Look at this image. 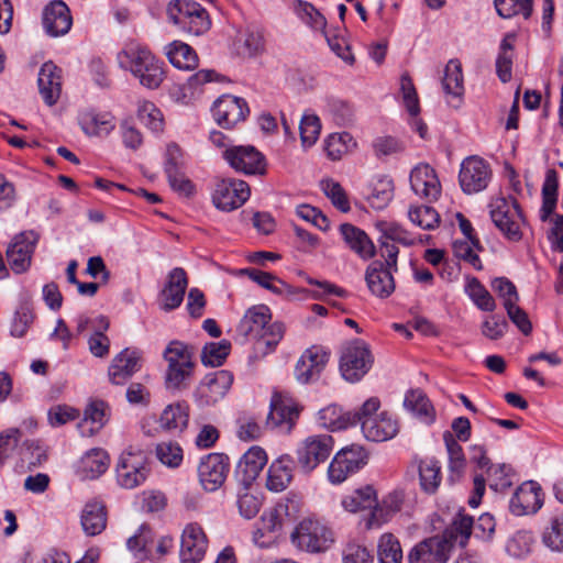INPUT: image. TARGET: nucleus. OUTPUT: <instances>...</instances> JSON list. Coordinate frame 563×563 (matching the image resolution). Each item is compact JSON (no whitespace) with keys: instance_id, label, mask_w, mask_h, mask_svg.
Segmentation results:
<instances>
[{"instance_id":"f257e3e1","label":"nucleus","mask_w":563,"mask_h":563,"mask_svg":"<svg viewBox=\"0 0 563 563\" xmlns=\"http://www.w3.org/2000/svg\"><path fill=\"white\" fill-rule=\"evenodd\" d=\"M473 518L459 514L441 536L428 538L409 552V563H446L454 543L464 548L472 534Z\"/></svg>"},{"instance_id":"f03ea898","label":"nucleus","mask_w":563,"mask_h":563,"mask_svg":"<svg viewBox=\"0 0 563 563\" xmlns=\"http://www.w3.org/2000/svg\"><path fill=\"white\" fill-rule=\"evenodd\" d=\"M119 66L130 70L140 84L156 89L164 80L163 64L145 47L131 42L118 54Z\"/></svg>"},{"instance_id":"7ed1b4c3","label":"nucleus","mask_w":563,"mask_h":563,"mask_svg":"<svg viewBox=\"0 0 563 563\" xmlns=\"http://www.w3.org/2000/svg\"><path fill=\"white\" fill-rule=\"evenodd\" d=\"M271 310L265 305H256L246 310L236 325V340L244 343L247 339H256L267 347H275L282 340L284 327L271 321Z\"/></svg>"},{"instance_id":"20e7f679","label":"nucleus","mask_w":563,"mask_h":563,"mask_svg":"<svg viewBox=\"0 0 563 563\" xmlns=\"http://www.w3.org/2000/svg\"><path fill=\"white\" fill-rule=\"evenodd\" d=\"M380 401L376 397L367 399L357 411V423L364 437L373 442H384L393 439L399 430L398 422L388 412L377 413Z\"/></svg>"},{"instance_id":"39448f33","label":"nucleus","mask_w":563,"mask_h":563,"mask_svg":"<svg viewBox=\"0 0 563 563\" xmlns=\"http://www.w3.org/2000/svg\"><path fill=\"white\" fill-rule=\"evenodd\" d=\"M169 20L181 31L201 35L211 26V20L207 10L194 0H173L167 7Z\"/></svg>"},{"instance_id":"423d86ee","label":"nucleus","mask_w":563,"mask_h":563,"mask_svg":"<svg viewBox=\"0 0 563 563\" xmlns=\"http://www.w3.org/2000/svg\"><path fill=\"white\" fill-rule=\"evenodd\" d=\"M150 475L147 456L142 450L126 449L115 466L117 483L125 489L142 485Z\"/></svg>"},{"instance_id":"0eeeda50","label":"nucleus","mask_w":563,"mask_h":563,"mask_svg":"<svg viewBox=\"0 0 563 563\" xmlns=\"http://www.w3.org/2000/svg\"><path fill=\"white\" fill-rule=\"evenodd\" d=\"M291 539L299 549L311 553L328 550L334 541L332 531L319 520L311 518L299 522Z\"/></svg>"},{"instance_id":"6e6552de","label":"nucleus","mask_w":563,"mask_h":563,"mask_svg":"<svg viewBox=\"0 0 563 563\" xmlns=\"http://www.w3.org/2000/svg\"><path fill=\"white\" fill-rule=\"evenodd\" d=\"M373 365L372 353L365 342L353 340L343 350L340 357V372L350 383L361 380Z\"/></svg>"},{"instance_id":"1a4fd4ad","label":"nucleus","mask_w":563,"mask_h":563,"mask_svg":"<svg viewBox=\"0 0 563 563\" xmlns=\"http://www.w3.org/2000/svg\"><path fill=\"white\" fill-rule=\"evenodd\" d=\"M490 218L498 230L511 241L522 236L523 217L516 199L497 198L490 203Z\"/></svg>"},{"instance_id":"9d476101","label":"nucleus","mask_w":563,"mask_h":563,"mask_svg":"<svg viewBox=\"0 0 563 563\" xmlns=\"http://www.w3.org/2000/svg\"><path fill=\"white\" fill-rule=\"evenodd\" d=\"M368 454L360 445H351L340 450L328 467V478L332 484L343 483L350 475L363 468Z\"/></svg>"},{"instance_id":"9b49d317","label":"nucleus","mask_w":563,"mask_h":563,"mask_svg":"<svg viewBox=\"0 0 563 563\" xmlns=\"http://www.w3.org/2000/svg\"><path fill=\"white\" fill-rule=\"evenodd\" d=\"M300 410L299 405L289 395L275 391L271 399V411L266 424L289 433L299 418Z\"/></svg>"},{"instance_id":"f8f14e48","label":"nucleus","mask_w":563,"mask_h":563,"mask_svg":"<svg viewBox=\"0 0 563 563\" xmlns=\"http://www.w3.org/2000/svg\"><path fill=\"white\" fill-rule=\"evenodd\" d=\"M492 179L489 164L479 156L466 157L460 168L459 181L462 190L467 194L483 191Z\"/></svg>"},{"instance_id":"ddd939ff","label":"nucleus","mask_w":563,"mask_h":563,"mask_svg":"<svg viewBox=\"0 0 563 563\" xmlns=\"http://www.w3.org/2000/svg\"><path fill=\"white\" fill-rule=\"evenodd\" d=\"M251 190L247 183L241 179L227 178L217 181L212 202L222 211H232L240 208L250 197Z\"/></svg>"},{"instance_id":"4468645a","label":"nucleus","mask_w":563,"mask_h":563,"mask_svg":"<svg viewBox=\"0 0 563 563\" xmlns=\"http://www.w3.org/2000/svg\"><path fill=\"white\" fill-rule=\"evenodd\" d=\"M332 449L333 439L331 435H310L297 450V462L305 473H310L329 457Z\"/></svg>"},{"instance_id":"2eb2a0df","label":"nucleus","mask_w":563,"mask_h":563,"mask_svg":"<svg viewBox=\"0 0 563 563\" xmlns=\"http://www.w3.org/2000/svg\"><path fill=\"white\" fill-rule=\"evenodd\" d=\"M38 239V233L33 230L23 231L13 238L7 249L5 256L14 273L21 274L27 271Z\"/></svg>"},{"instance_id":"dca6fc26","label":"nucleus","mask_w":563,"mask_h":563,"mask_svg":"<svg viewBox=\"0 0 563 563\" xmlns=\"http://www.w3.org/2000/svg\"><path fill=\"white\" fill-rule=\"evenodd\" d=\"M229 457L223 453H210L205 456L199 466V481L208 492H214L220 488L229 473Z\"/></svg>"},{"instance_id":"f3484780","label":"nucleus","mask_w":563,"mask_h":563,"mask_svg":"<svg viewBox=\"0 0 563 563\" xmlns=\"http://www.w3.org/2000/svg\"><path fill=\"white\" fill-rule=\"evenodd\" d=\"M223 156L236 172L246 175L265 173L264 156L253 146H230L225 148Z\"/></svg>"},{"instance_id":"a211bd4d","label":"nucleus","mask_w":563,"mask_h":563,"mask_svg":"<svg viewBox=\"0 0 563 563\" xmlns=\"http://www.w3.org/2000/svg\"><path fill=\"white\" fill-rule=\"evenodd\" d=\"M329 361V353L321 346L313 345L307 349L297 361L295 378L301 384L316 382Z\"/></svg>"},{"instance_id":"6ab92c4d","label":"nucleus","mask_w":563,"mask_h":563,"mask_svg":"<svg viewBox=\"0 0 563 563\" xmlns=\"http://www.w3.org/2000/svg\"><path fill=\"white\" fill-rule=\"evenodd\" d=\"M232 383V374L224 369L206 375L196 391L199 405L211 406L217 404L225 396Z\"/></svg>"},{"instance_id":"aec40b11","label":"nucleus","mask_w":563,"mask_h":563,"mask_svg":"<svg viewBox=\"0 0 563 563\" xmlns=\"http://www.w3.org/2000/svg\"><path fill=\"white\" fill-rule=\"evenodd\" d=\"M212 113L220 126L231 129L245 119L249 113V107L242 98L223 95L214 101Z\"/></svg>"},{"instance_id":"412c9836","label":"nucleus","mask_w":563,"mask_h":563,"mask_svg":"<svg viewBox=\"0 0 563 563\" xmlns=\"http://www.w3.org/2000/svg\"><path fill=\"white\" fill-rule=\"evenodd\" d=\"M142 367V355L139 350L124 349L111 361L108 368L109 380L113 385H124Z\"/></svg>"},{"instance_id":"4be33fe9","label":"nucleus","mask_w":563,"mask_h":563,"mask_svg":"<svg viewBox=\"0 0 563 563\" xmlns=\"http://www.w3.org/2000/svg\"><path fill=\"white\" fill-rule=\"evenodd\" d=\"M543 505L541 486L533 481L522 483L509 501L510 511L516 516L537 512Z\"/></svg>"},{"instance_id":"5701e85b","label":"nucleus","mask_w":563,"mask_h":563,"mask_svg":"<svg viewBox=\"0 0 563 563\" xmlns=\"http://www.w3.org/2000/svg\"><path fill=\"white\" fill-rule=\"evenodd\" d=\"M208 547L207 536L197 523L185 527L180 540V563H199Z\"/></svg>"},{"instance_id":"b1692460","label":"nucleus","mask_w":563,"mask_h":563,"mask_svg":"<svg viewBox=\"0 0 563 563\" xmlns=\"http://www.w3.org/2000/svg\"><path fill=\"white\" fill-rule=\"evenodd\" d=\"M410 186L413 192L427 201H434L441 194V185L432 167L417 165L410 173Z\"/></svg>"},{"instance_id":"393cba45","label":"nucleus","mask_w":563,"mask_h":563,"mask_svg":"<svg viewBox=\"0 0 563 563\" xmlns=\"http://www.w3.org/2000/svg\"><path fill=\"white\" fill-rule=\"evenodd\" d=\"M42 23L49 36L56 37L66 34L73 24L66 3L62 0L51 1L43 10Z\"/></svg>"},{"instance_id":"a878e982","label":"nucleus","mask_w":563,"mask_h":563,"mask_svg":"<svg viewBox=\"0 0 563 563\" xmlns=\"http://www.w3.org/2000/svg\"><path fill=\"white\" fill-rule=\"evenodd\" d=\"M187 287L188 278L185 269L181 267L172 269L159 295L162 309L170 311L178 308L184 300Z\"/></svg>"},{"instance_id":"bb28decb","label":"nucleus","mask_w":563,"mask_h":563,"mask_svg":"<svg viewBox=\"0 0 563 563\" xmlns=\"http://www.w3.org/2000/svg\"><path fill=\"white\" fill-rule=\"evenodd\" d=\"M267 463L266 452L257 445L250 448L240 459L235 476L243 486H250Z\"/></svg>"},{"instance_id":"cd10ccee","label":"nucleus","mask_w":563,"mask_h":563,"mask_svg":"<svg viewBox=\"0 0 563 563\" xmlns=\"http://www.w3.org/2000/svg\"><path fill=\"white\" fill-rule=\"evenodd\" d=\"M393 268L386 267L380 261L372 262L365 273V280L369 291L379 298L389 297L395 290Z\"/></svg>"},{"instance_id":"c85d7f7f","label":"nucleus","mask_w":563,"mask_h":563,"mask_svg":"<svg viewBox=\"0 0 563 563\" xmlns=\"http://www.w3.org/2000/svg\"><path fill=\"white\" fill-rule=\"evenodd\" d=\"M37 85L44 102L54 106L62 93V69L51 60L44 63L38 71Z\"/></svg>"},{"instance_id":"c756f323","label":"nucleus","mask_w":563,"mask_h":563,"mask_svg":"<svg viewBox=\"0 0 563 563\" xmlns=\"http://www.w3.org/2000/svg\"><path fill=\"white\" fill-rule=\"evenodd\" d=\"M342 506L345 510L351 512H356L364 509H374L368 526L372 527L374 522L377 525L379 523L377 517L382 510L377 509V496L372 486H365L363 488L355 489L352 494L345 496L342 499Z\"/></svg>"},{"instance_id":"7c9ffc66","label":"nucleus","mask_w":563,"mask_h":563,"mask_svg":"<svg viewBox=\"0 0 563 563\" xmlns=\"http://www.w3.org/2000/svg\"><path fill=\"white\" fill-rule=\"evenodd\" d=\"M241 275H246L252 282L258 286L272 291L278 296L290 297L298 292H308L306 289H296L290 285L278 278L277 276L263 272L256 268H244L241 269Z\"/></svg>"},{"instance_id":"2f4dec72","label":"nucleus","mask_w":563,"mask_h":563,"mask_svg":"<svg viewBox=\"0 0 563 563\" xmlns=\"http://www.w3.org/2000/svg\"><path fill=\"white\" fill-rule=\"evenodd\" d=\"M286 515V507L279 505L266 509L261 516L258 527L253 533V541L261 548L267 547L271 540H262L266 534L277 533L282 530L284 525V517Z\"/></svg>"},{"instance_id":"473e14b6","label":"nucleus","mask_w":563,"mask_h":563,"mask_svg":"<svg viewBox=\"0 0 563 563\" xmlns=\"http://www.w3.org/2000/svg\"><path fill=\"white\" fill-rule=\"evenodd\" d=\"M340 232L346 245L362 260H369L375 255V245L360 228L351 223H343L340 225Z\"/></svg>"},{"instance_id":"72a5a7b5","label":"nucleus","mask_w":563,"mask_h":563,"mask_svg":"<svg viewBox=\"0 0 563 563\" xmlns=\"http://www.w3.org/2000/svg\"><path fill=\"white\" fill-rule=\"evenodd\" d=\"M80 525L86 536L100 534L107 527V509L101 501H88L80 515Z\"/></svg>"},{"instance_id":"f704fd0d","label":"nucleus","mask_w":563,"mask_h":563,"mask_svg":"<svg viewBox=\"0 0 563 563\" xmlns=\"http://www.w3.org/2000/svg\"><path fill=\"white\" fill-rule=\"evenodd\" d=\"M294 461L289 455H282L268 467L266 487L272 492L285 490L292 479Z\"/></svg>"},{"instance_id":"c9c22d12","label":"nucleus","mask_w":563,"mask_h":563,"mask_svg":"<svg viewBox=\"0 0 563 563\" xmlns=\"http://www.w3.org/2000/svg\"><path fill=\"white\" fill-rule=\"evenodd\" d=\"M419 475V485L426 494H434L442 481L441 466L434 459H421L415 462Z\"/></svg>"},{"instance_id":"e433bc0d","label":"nucleus","mask_w":563,"mask_h":563,"mask_svg":"<svg viewBox=\"0 0 563 563\" xmlns=\"http://www.w3.org/2000/svg\"><path fill=\"white\" fill-rule=\"evenodd\" d=\"M321 426L332 431L342 430L357 423V411H343L336 405H330L319 411Z\"/></svg>"},{"instance_id":"4c0bfd02","label":"nucleus","mask_w":563,"mask_h":563,"mask_svg":"<svg viewBox=\"0 0 563 563\" xmlns=\"http://www.w3.org/2000/svg\"><path fill=\"white\" fill-rule=\"evenodd\" d=\"M168 60L179 69H194L198 66L196 52L186 43L174 41L165 47Z\"/></svg>"},{"instance_id":"58836bf2","label":"nucleus","mask_w":563,"mask_h":563,"mask_svg":"<svg viewBox=\"0 0 563 563\" xmlns=\"http://www.w3.org/2000/svg\"><path fill=\"white\" fill-rule=\"evenodd\" d=\"M188 407L176 404L167 406L159 417V427L168 432H183L188 424Z\"/></svg>"},{"instance_id":"ea45409f","label":"nucleus","mask_w":563,"mask_h":563,"mask_svg":"<svg viewBox=\"0 0 563 563\" xmlns=\"http://www.w3.org/2000/svg\"><path fill=\"white\" fill-rule=\"evenodd\" d=\"M109 462L104 450L92 449L81 457L79 468L86 478H97L107 471Z\"/></svg>"},{"instance_id":"a19ab883","label":"nucleus","mask_w":563,"mask_h":563,"mask_svg":"<svg viewBox=\"0 0 563 563\" xmlns=\"http://www.w3.org/2000/svg\"><path fill=\"white\" fill-rule=\"evenodd\" d=\"M462 65L457 59H451L445 66L442 87L446 96L461 100L464 93Z\"/></svg>"},{"instance_id":"79ce46f5","label":"nucleus","mask_w":563,"mask_h":563,"mask_svg":"<svg viewBox=\"0 0 563 563\" xmlns=\"http://www.w3.org/2000/svg\"><path fill=\"white\" fill-rule=\"evenodd\" d=\"M404 406L408 411L423 419L426 422L433 421L432 406L421 390L408 391L405 396Z\"/></svg>"},{"instance_id":"37998d69","label":"nucleus","mask_w":563,"mask_h":563,"mask_svg":"<svg viewBox=\"0 0 563 563\" xmlns=\"http://www.w3.org/2000/svg\"><path fill=\"white\" fill-rule=\"evenodd\" d=\"M465 291L478 309L488 312L495 310L496 302L493 296L476 277L467 278Z\"/></svg>"},{"instance_id":"c03bdc74","label":"nucleus","mask_w":563,"mask_h":563,"mask_svg":"<svg viewBox=\"0 0 563 563\" xmlns=\"http://www.w3.org/2000/svg\"><path fill=\"white\" fill-rule=\"evenodd\" d=\"M355 145L356 143L350 133H333L329 135L325 141V151L329 158L339 161L343 155L355 147Z\"/></svg>"},{"instance_id":"a18cd8bd","label":"nucleus","mask_w":563,"mask_h":563,"mask_svg":"<svg viewBox=\"0 0 563 563\" xmlns=\"http://www.w3.org/2000/svg\"><path fill=\"white\" fill-rule=\"evenodd\" d=\"M294 11L312 30L324 32L327 20L311 3L296 0L294 2Z\"/></svg>"},{"instance_id":"49530a36","label":"nucleus","mask_w":563,"mask_h":563,"mask_svg":"<svg viewBox=\"0 0 563 563\" xmlns=\"http://www.w3.org/2000/svg\"><path fill=\"white\" fill-rule=\"evenodd\" d=\"M377 555L379 563H401L402 551L397 538L391 533L383 534L378 541Z\"/></svg>"},{"instance_id":"de8ad7c7","label":"nucleus","mask_w":563,"mask_h":563,"mask_svg":"<svg viewBox=\"0 0 563 563\" xmlns=\"http://www.w3.org/2000/svg\"><path fill=\"white\" fill-rule=\"evenodd\" d=\"M409 220L422 230H433L440 223L439 213L429 206H411L408 210Z\"/></svg>"},{"instance_id":"09e8293b","label":"nucleus","mask_w":563,"mask_h":563,"mask_svg":"<svg viewBox=\"0 0 563 563\" xmlns=\"http://www.w3.org/2000/svg\"><path fill=\"white\" fill-rule=\"evenodd\" d=\"M231 343L227 340L207 343L201 352V362L206 366H221L229 355Z\"/></svg>"},{"instance_id":"8fccbe9b","label":"nucleus","mask_w":563,"mask_h":563,"mask_svg":"<svg viewBox=\"0 0 563 563\" xmlns=\"http://www.w3.org/2000/svg\"><path fill=\"white\" fill-rule=\"evenodd\" d=\"M495 8L497 13L504 19H510L521 13L528 20L532 13L530 0H495Z\"/></svg>"},{"instance_id":"3c124183","label":"nucleus","mask_w":563,"mask_h":563,"mask_svg":"<svg viewBox=\"0 0 563 563\" xmlns=\"http://www.w3.org/2000/svg\"><path fill=\"white\" fill-rule=\"evenodd\" d=\"M533 543L532 534L528 531H517L506 542V552L515 559L528 555Z\"/></svg>"},{"instance_id":"603ef678","label":"nucleus","mask_w":563,"mask_h":563,"mask_svg":"<svg viewBox=\"0 0 563 563\" xmlns=\"http://www.w3.org/2000/svg\"><path fill=\"white\" fill-rule=\"evenodd\" d=\"M443 439L449 455V470L452 474L459 476L465 468L463 449L450 432H444Z\"/></svg>"},{"instance_id":"864d4df0","label":"nucleus","mask_w":563,"mask_h":563,"mask_svg":"<svg viewBox=\"0 0 563 563\" xmlns=\"http://www.w3.org/2000/svg\"><path fill=\"white\" fill-rule=\"evenodd\" d=\"M377 229L379 230L384 239L398 242L404 245H413L417 241L415 235L409 233L401 225L394 222H378Z\"/></svg>"},{"instance_id":"5fc2aeb1","label":"nucleus","mask_w":563,"mask_h":563,"mask_svg":"<svg viewBox=\"0 0 563 563\" xmlns=\"http://www.w3.org/2000/svg\"><path fill=\"white\" fill-rule=\"evenodd\" d=\"M236 504L240 515L245 519H252L262 507V498L258 494L249 490L247 486H244L243 492L238 495Z\"/></svg>"},{"instance_id":"6e6d98bb","label":"nucleus","mask_w":563,"mask_h":563,"mask_svg":"<svg viewBox=\"0 0 563 563\" xmlns=\"http://www.w3.org/2000/svg\"><path fill=\"white\" fill-rule=\"evenodd\" d=\"M194 363L168 365L165 383L168 389H181L187 387V380L191 376Z\"/></svg>"},{"instance_id":"4d7b16f0","label":"nucleus","mask_w":563,"mask_h":563,"mask_svg":"<svg viewBox=\"0 0 563 563\" xmlns=\"http://www.w3.org/2000/svg\"><path fill=\"white\" fill-rule=\"evenodd\" d=\"M300 139L305 147L312 146L321 131V123L314 114H303L299 124Z\"/></svg>"},{"instance_id":"13d9d810","label":"nucleus","mask_w":563,"mask_h":563,"mask_svg":"<svg viewBox=\"0 0 563 563\" xmlns=\"http://www.w3.org/2000/svg\"><path fill=\"white\" fill-rule=\"evenodd\" d=\"M321 188L335 208L342 212L350 211V202L346 192L338 181L332 179L323 180Z\"/></svg>"},{"instance_id":"bf43d9fd","label":"nucleus","mask_w":563,"mask_h":563,"mask_svg":"<svg viewBox=\"0 0 563 563\" xmlns=\"http://www.w3.org/2000/svg\"><path fill=\"white\" fill-rule=\"evenodd\" d=\"M192 355L191 347L180 341H172L164 351V358L172 366L194 363Z\"/></svg>"},{"instance_id":"052dcab7","label":"nucleus","mask_w":563,"mask_h":563,"mask_svg":"<svg viewBox=\"0 0 563 563\" xmlns=\"http://www.w3.org/2000/svg\"><path fill=\"white\" fill-rule=\"evenodd\" d=\"M155 452L158 461L167 467H178L183 462V450L177 443H158Z\"/></svg>"},{"instance_id":"680f3d73","label":"nucleus","mask_w":563,"mask_h":563,"mask_svg":"<svg viewBox=\"0 0 563 563\" xmlns=\"http://www.w3.org/2000/svg\"><path fill=\"white\" fill-rule=\"evenodd\" d=\"M542 541L552 551H563V514L553 518L543 532Z\"/></svg>"},{"instance_id":"e2e57ef3","label":"nucleus","mask_w":563,"mask_h":563,"mask_svg":"<svg viewBox=\"0 0 563 563\" xmlns=\"http://www.w3.org/2000/svg\"><path fill=\"white\" fill-rule=\"evenodd\" d=\"M394 184L389 179L379 180L373 188L368 201L374 209H384L393 199Z\"/></svg>"},{"instance_id":"0e129e2a","label":"nucleus","mask_w":563,"mask_h":563,"mask_svg":"<svg viewBox=\"0 0 563 563\" xmlns=\"http://www.w3.org/2000/svg\"><path fill=\"white\" fill-rule=\"evenodd\" d=\"M512 468L506 464L490 465L487 468L489 487L494 490H504L511 486Z\"/></svg>"},{"instance_id":"69168bd1","label":"nucleus","mask_w":563,"mask_h":563,"mask_svg":"<svg viewBox=\"0 0 563 563\" xmlns=\"http://www.w3.org/2000/svg\"><path fill=\"white\" fill-rule=\"evenodd\" d=\"M139 118L141 122L152 132L158 133L163 131L164 120L158 108L152 102H144L139 109Z\"/></svg>"},{"instance_id":"338daca9","label":"nucleus","mask_w":563,"mask_h":563,"mask_svg":"<svg viewBox=\"0 0 563 563\" xmlns=\"http://www.w3.org/2000/svg\"><path fill=\"white\" fill-rule=\"evenodd\" d=\"M400 90L402 93V100L407 108V111L411 117H416L420 112L419 99L410 76L405 73L400 78Z\"/></svg>"},{"instance_id":"774afa93","label":"nucleus","mask_w":563,"mask_h":563,"mask_svg":"<svg viewBox=\"0 0 563 563\" xmlns=\"http://www.w3.org/2000/svg\"><path fill=\"white\" fill-rule=\"evenodd\" d=\"M217 73L211 69H202L191 75L183 87L185 98H195L205 84L216 80Z\"/></svg>"}]
</instances>
